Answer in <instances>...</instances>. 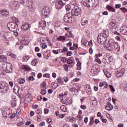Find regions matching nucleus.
Returning a JSON list of instances; mask_svg holds the SVG:
<instances>
[{"mask_svg": "<svg viewBox=\"0 0 127 127\" xmlns=\"http://www.w3.org/2000/svg\"><path fill=\"white\" fill-rule=\"evenodd\" d=\"M104 47L106 48L107 50H117L120 51V46L119 44L116 42H115L113 39L109 40L108 42H107V44H104Z\"/></svg>", "mask_w": 127, "mask_h": 127, "instance_id": "f257e3e1", "label": "nucleus"}, {"mask_svg": "<svg viewBox=\"0 0 127 127\" xmlns=\"http://www.w3.org/2000/svg\"><path fill=\"white\" fill-rule=\"evenodd\" d=\"M108 36H109V33L105 32L102 33L98 35L97 37V42L99 44H107V40L108 39Z\"/></svg>", "mask_w": 127, "mask_h": 127, "instance_id": "f03ea898", "label": "nucleus"}, {"mask_svg": "<svg viewBox=\"0 0 127 127\" xmlns=\"http://www.w3.org/2000/svg\"><path fill=\"white\" fill-rule=\"evenodd\" d=\"M9 91V85L6 82H0V92L2 94H6Z\"/></svg>", "mask_w": 127, "mask_h": 127, "instance_id": "7ed1b4c3", "label": "nucleus"}, {"mask_svg": "<svg viewBox=\"0 0 127 127\" xmlns=\"http://www.w3.org/2000/svg\"><path fill=\"white\" fill-rule=\"evenodd\" d=\"M99 4V1L98 0H88L87 2H84L83 5L87 7H93L95 8L96 6H98Z\"/></svg>", "mask_w": 127, "mask_h": 127, "instance_id": "20e7f679", "label": "nucleus"}, {"mask_svg": "<svg viewBox=\"0 0 127 127\" xmlns=\"http://www.w3.org/2000/svg\"><path fill=\"white\" fill-rule=\"evenodd\" d=\"M2 68L3 70H4L5 72H6V73H8V74L12 72V65L10 63H7L3 64L2 65Z\"/></svg>", "mask_w": 127, "mask_h": 127, "instance_id": "39448f33", "label": "nucleus"}, {"mask_svg": "<svg viewBox=\"0 0 127 127\" xmlns=\"http://www.w3.org/2000/svg\"><path fill=\"white\" fill-rule=\"evenodd\" d=\"M7 27L11 31H14L18 27V25L14 22H10L8 23Z\"/></svg>", "mask_w": 127, "mask_h": 127, "instance_id": "423d86ee", "label": "nucleus"}, {"mask_svg": "<svg viewBox=\"0 0 127 127\" xmlns=\"http://www.w3.org/2000/svg\"><path fill=\"white\" fill-rule=\"evenodd\" d=\"M71 12L72 14H74L75 16H79V15L82 14V9L78 6H75L74 8L72 10Z\"/></svg>", "mask_w": 127, "mask_h": 127, "instance_id": "0eeeda50", "label": "nucleus"}, {"mask_svg": "<svg viewBox=\"0 0 127 127\" xmlns=\"http://www.w3.org/2000/svg\"><path fill=\"white\" fill-rule=\"evenodd\" d=\"M73 18H74V16H72L71 14L68 13L64 16V21H65V22L71 23L73 22Z\"/></svg>", "mask_w": 127, "mask_h": 127, "instance_id": "6e6552de", "label": "nucleus"}, {"mask_svg": "<svg viewBox=\"0 0 127 127\" xmlns=\"http://www.w3.org/2000/svg\"><path fill=\"white\" fill-rule=\"evenodd\" d=\"M49 11H50V8H49V7L46 6L42 9L41 13L43 16H47L49 13Z\"/></svg>", "mask_w": 127, "mask_h": 127, "instance_id": "1a4fd4ad", "label": "nucleus"}, {"mask_svg": "<svg viewBox=\"0 0 127 127\" xmlns=\"http://www.w3.org/2000/svg\"><path fill=\"white\" fill-rule=\"evenodd\" d=\"M39 26L42 27V29H45V27H46V21L44 19L40 21Z\"/></svg>", "mask_w": 127, "mask_h": 127, "instance_id": "9d476101", "label": "nucleus"}, {"mask_svg": "<svg viewBox=\"0 0 127 127\" xmlns=\"http://www.w3.org/2000/svg\"><path fill=\"white\" fill-rule=\"evenodd\" d=\"M30 27V24L28 23H24L22 26H21V29L22 30H24L25 31V30H27L28 28Z\"/></svg>", "mask_w": 127, "mask_h": 127, "instance_id": "9b49d317", "label": "nucleus"}, {"mask_svg": "<svg viewBox=\"0 0 127 127\" xmlns=\"http://www.w3.org/2000/svg\"><path fill=\"white\" fill-rule=\"evenodd\" d=\"M105 109L107 110L108 111H112L113 110V107L112 105V104L109 102H108L107 103V105L105 106Z\"/></svg>", "mask_w": 127, "mask_h": 127, "instance_id": "f8f14e48", "label": "nucleus"}, {"mask_svg": "<svg viewBox=\"0 0 127 127\" xmlns=\"http://www.w3.org/2000/svg\"><path fill=\"white\" fill-rule=\"evenodd\" d=\"M67 1H69V0H61L60 1H58V3L60 5H62L63 6H64V5H66Z\"/></svg>", "mask_w": 127, "mask_h": 127, "instance_id": "ddd939ff", "label": "nucleus"}, {"mask_svg": "<svg viewBox=\"0 0 127 127\" xmlns=\"http://www.w3.org/2000/svg\"><path fill=\"white\" fill-rule=\"evenodd\" d=\"M112 58H113V57L112 56H107V58H103V61H107V63H110L112 61Z\"/></svg>", "mask_w": 127, "mask_h": 127, "instance_id": "4468645a", "label": "nucleus"}, {"mask_svg": "<svg viewBox=\"0 0 127 127\" xmlns=\"http://www.w3.org/2000/svg\"><path fill=\"white\" fill-rule=\"evenodd\" d=\"M24 122H23V119L22 118H19V122L17 123V126L18 127H24Z\"/></svg>", "mask_w": 127, "mask_h": 127, "instance_id": "2eb2a0df", "label": "nucleus"}, {"mask_svg": "<svg viewBox=\"0 0 127 127\" xmlns=\"http://www.w3.org/2000/svg\"><path fill=\"white\" fill-rule=\"evenodd\" d=\"M22 69L23 70H25L26 72H28V71H30V70L31 69L30 67L28 65H23L22 66Z\"/></svg>", "mask_w": 127, "mask_h": 127, "instance_id": "dca6fc26", "label": "nucleus"}, {"mask_svg": "<svg viewBox=\"0 0 127 127\" xmlns=\"http://www.w3.org/2000/svg\"><path fill=\"white\" fill-rule=\"evenodd\" d=\"M92 105L94 107H96L97 105H98V100L96 97H93V99L92 100Z\"/></svg>", "mask_w": 127, "mask_h": 127, "instance_id": "f3484780", "label": "nucleus"}, {"mask_svg": "<svg viewBox=\"0 0 127 127\" xmlns=\"http://www.w3.org/2000/svg\"><path fill=\"white\" fill-rule=\"evenodd\" d=\"M1 13L3 16H5V17L9 14L8 12L6 10L1 11Z\"/></svg>", "mask_w": 127, "mask_h": 127, "instance_id": "a211bd4d", "label": "nucleus"}, {"mask_svg": "<svg viewBox=\"0 0 127 127\" xmlns=\"http://www.w3.org/2000/svg\"><path fill=\"white\" fill-rule=\"evenodd\" d=\"M10 103L12 108H15L16 107V100L15 99H12Z\"/></svg>", "mask_w": 127, "mask_h": 127, "instance_id": "6ab92c4d", "label": "nucleus"}, {"mask_svg": "<svg viewBox=\"0 0 127 127\" xmlns=\"http://www.w3.org/2000/svg\"><path fill=\"white\" fill-rule=\"evenodd\" d=\"M17 82L20 85H23V84H24L25 80L24 79V78H19L17 80Z\"/></svg>", "mask_w": 127, "mask_h": 127, "instance_id": "aec40b11", "label": "nucleus"}, {"mask_svg": "<svg viewBox=\"0 0 127 127\" xmlns=\"http://www.w3.org/2000/svg\"><path fill=\"white\" fill-rule=\"evenodd\" d=\"M65 36H66V37H68V38H69L70 37L73 38V33H72V31H68L67 33L66 34Z\"/></svg>", "mask_w": 127, "mask_h": 127, "instance_id": "412c9836", "label": "nucleus"}, {"mask_svg": "<svg viewBox=\"0 0 127 127\" xmlns=\"http://www.w3.org/2000/svg\"><path fill=\"white\" fill-rule=\"evenodd\" d=\"M64 40V41L66 40V37H64V36H60L58 38V41H63Z\"/></svg>", "mask_w": 127, "mask_h": 127, "instance_id": "4be33fe9", "label": "nucleus"}, {"mask_svg": "<svg viewBox=\"0 0 127 127\" xmlns=\"http://www.w3.org/2000/svg\"><path fill=\"white\" fill-rule=\"evenodd\" d=\"M107 8L108 10H109V11H111L112 12H116V10H115V9H114L111 6H108L107 7Z\"/></svg>", "mask_w": 127, "mask_h": 127, "instance_id": "5701e85b", "label": "nucleus"}, {"mask_svg": "<svg viewBox=\"0 0 127 127\" xmlns=\"http://www.w3.org/2000/svg\"><path fill=\"white\" fill-rule=\"evenodd\" d=\"M31 64L33 66H36V64H37V59L33 60L31 62Z\"/></svg>", "mask_w": 127, "mask_h": 127, "instance_id": "b1692460", "label": "nucleus"}, {"mask_svg": "<svg viewBox=\"0 0 127 127\" xmlns=\"http://www.w3.org/2000/svg\"><path fill=\"white\" fill-rule=\"evenodd\" d=\"M81 65V62L78 61L77 64V69L78 70L82 69V66Z\"/></svg>", "mask_w": 127, "mask_h": 127, "instance_id": "393cba45", "label": "nucleus"}, {"mask_svg": "<svg viewBox=\"0 0 127 127\" xmlns=\"http://www.w3.org/2000/svg\"><path fill=\"white\" fill-rule=\"evenodd\" d=\"M27 7H31L32 6H34V4H33V3H32V2L28 1V4H27Z\"/></svg>", "mask_w": 127, "mask_h": 127, "instance_id": "a878e982", "label": "nucleus"}, {"mask_svg": "<svg viewBox=\"0 0 127 127\" xmlns=\"http://www.w3.org/2000/svg\"><path fill=\"white\" fill-rule=\"evenodd\" d=\"M40 46L43 48V49H45V48H47V45H46L45 43H41L40 44Z\"/></svg>", "mask_w": 127, "mask_h": 127, "instance_id": "bb28decb", "label": "nucleus"}, {"mask_svg": "<svg viewBox=\"0 0 127 127\" xmlns=\"http://www.w3.org/2000/svg\"><path fill=\"white\" fill-rule=\"evenodd\" d=\"M57 83H58V84H60V85H63V82H62V80H61V78H57Z\"/></svg>", "mask_w": 127, "mask_h": 127, "instance_id": "cd10ccee", "label": "nucleus"}, {"mask_svg": "<svg viewBox=\"0 0 127 127\" xmlns=\"http://www.w3.org/2000/svg\"><path fill=\"white\" fill-rule=\"evenodd\" d=\"M125 70L124 68L121 69V70L120 71H118V72L120 73V74L121 76H123V75H124V74H125Z\"/></svg>", "mask_w": 127, "mask_h": 127, "instance_id": "c85d7f7f", "label": "nucleus"}, {"mask_svg": "<svg viewBox=\"0 0 127 127\" xmlns=\"http://www.w3.org/2000/svg\"><path fill=\"white\" fill-rule=\"evenodd\" d=\"M115 23H114V22L111 21L109 23V26L111 27V28H114V27H115Z\"/></svg>", "mask_w": 127, "mask_h": 127, "instance_id": "c756f323", "label": "nucleus"}, {"mask_svg": "<svg viewBox=\"0 0 127 127\" xmlns=\"http://www.w3.org/2000/svg\"><path fill=\"white\" fill-rule=\"evenodd\" d=\"M61 61L64 63L66 62L67 61V58L64 57L61 58Z\"/></svg>", "mask_w": 127, "mask_h": 127, "instance_id": "7c9ffc66", "label": "nucleus"}, {"mask_svg": "<svg viewBox=\"0 0 127 127\" xmlns=\"http://www.w3.org/2000/svg\"><path fill=\"white\" fill-rule=\"evenodd\" d=\"M71 4L72 5H74V6H76V5H77V1L76 0H72L71 2Z\"/></svg>", "mask_w": 127, "mask_h": 127, "instance_id": "2f4dec72", "label": "nucleus"}, {"mask_svg": "<svg viewBox=\"0 0 127 127\" xmlns=\"http://www.w3.org/2000/svg\"><path fill=\"white\" fill-rule=\"evenodd\" d=\"M95 61L96 62H98V63H99V64H101V63H102V61H101V60H100V58H98V57H96Z\"/></svg>", "mask_w": 127, "mask_h": 127, "instance_id": "473e14b6", "label": "nucleus"}, {"mask_svg": "<svg viewBox=\"0 0 127 127\" xmlns=\"http://www.w3.org/2000/svg\"><path fill=\"white\" fill-rule=\"evenodd\" d=\"M73 62V60L71 59H68L67 61V64H72Z\"/></svg>", "mask_w": 127, "mask_h": 127, "instance_id": "72a5a7b5", "label": "nucleus"}, {"mask_svg": "<svg viewBox=\"0 0 127 127\" xmlns=\"http://www.w3.org/2000/svg\"><path fill=\"white\" fill-rule=\"evenodd\" d=\"M20 5V4H19V2H15V3H14V6H15V7H16V8L19 7Z\"/></svg>", "mask_w": 127, "mask_h": 127, "instance_id": "f704fd0d", "label": "nucleus"}, {"mask_svg": "<svg viewBox=\"0 0 127 127\" xmlns=\"http://www.w3.org/2000/svg\"><path fill=\"white\" fill-rule=\"evenodd\" d=\"M43 77H44V78H50V74H49L48 73L44 74L43 75Z\"/></svg>", "mask_w": 127, "mask_h": 127, "instance_id": "c9c22d12", "label": "nucleus"}, {"mask_svg": "<svg viewBox=\"0 0 127 127\" xmlns=\"http://www.w3.org/2000/svg\"><path fill=\"white\" fill-rule=\"evenodd\" d=\"M109 88H110L111 91V92H115V91H116L115 90V88H114V86H113V85H109Z\"/></svg>", "mask_w": 127, "mask_h": 127, "instance_id": "e433bc0d", "label": "nucleus"}, {"mask_svg": "<svg viewBox=\"0 0 127 127\" xmlns=\"http://www.w3.org/2000/svg\"><path fill=\"white\" fill-rule=\"evenodd\" d=\"M65 8H66L67 11H69V10H71V6H70L69 5H66L65 6Z\"/></svg>", "mask_w": 127, "mask_h": 127, "instance_id": "4c0bfd02", "label": "nucleus"}, {"mask_svg": "<svg viewBox=\"0 0 127 127\" xmlns=\"http://www.w3.org/2000/svg\"><path fill=\"white\" fill-rule=\"evenodd\" d=\"M64 70L66 71V72H68L69 71V67H68V65H64Z\"/></svg>", "mask_w": 127, "mask_h": 127, "instance_id": "58836bf2", "label": "nucleus"}, {"mask_svg": "<svg viewBox=\"0 0 127 127\" xmlns=\"http://www.w3.org/2000/svg\"><path fill=\"white\" fill-rule=\"evenodd\" d=\"M116 77L117 78H121V77H122V75L119 73V71L116 72Z\"/></svg>", "mask_w": 127, "mask_h": 127, "instance_id": "ea45409f", "label": "nucleus"}, {"mask_svg": "<svg viewBox=\"0 0 127 127\" xmlns=\"http://www.w3.org/2000/svg\"><path fill=\"white\" fill-rule=\"evenodd\" d=\"M88 22H89V21L85 20V21H84L83 22H82L81 23V24H82V25L85 26V25H86V24H88Z\"/></svg>", "mask_w": 127, "mask_h": 127, "instance_id": "a19ab883", "label": "nucleus"}, {"mask_svg": "<svg viewBox=\"0 0 127 127\" xmlns=\"http://www.w3.org/2000/svg\"><path fill=\"white\" fill-rule=\"evenodd\" d=\"M68 51V48L64 47V49H63V53H66Z\"/></svg>", "mask_w": 127, "mask_h": 127, "instance_id": "79ce46f5", "label": "nucleus"}, {"mask_svg": "<svg viewBox=\"0 0 127 127\" xmlns=\"http://www.w3.org/2000/svg\"><path fill=\"white\" fill-rule=\"evenodd\" d=\"M104 74L107 77V78H111V74H109L108 72H104Z\"/></svg>", "mask_w": 127, "mask_h": 127, "instance_id": "37998d69", "label": "nucleus"}, {"mask_svg": "<svg viewBox=\"0 0 127 127\" xmlns=\"http://www.w3.org/2000/svg\"><path fill=\"white\" fill-rule=\"evenodd\" d=\"M29 11H34V5L32 7H29Z\"/></svg>", "mask_w": 127, "mask_h": 127, "instance_id": "c03bdc74", "label": "nucleus"}, {"mask_svg": "<svg viewBox=\"0 0 127 127\" xmlns=\"http://www.w3.org/2000/svg\"><path fill=\"white\" fill-rule=\"evenodd\" d=\"M93 124H94V118L91 117L90 118V121L89 124L93 125Z\"/></svg>", "mask_w": 127, "mask_h": 127, "instance_id": "a18cd8bd", "label": "nucleus"}, {"mask_svg": "<svg viewBox=\"0 0 127 127\" xmlns=\"http://www.w3.org/2000/svg\"><path fill=\"white\" fill-rule=\"evenodd\" d=\"M5 58V56L3 55H0V61H1L2 59H4Z\"/></svg>", "mask_w": 127, "mask_h": 127, "instance_id": "49530a36", "label": "nucleus"}, {"mask_svg": "<svg viewBox=\"0 0 127 127\" xmlns=\"http://www.w3.org/2000/svg\"><path fill=\"white\" fill-rule=\"evenodd\" d=\"M80 108L81 109H82V110H86V109H87V106L86 105H81Z\"/></svg>", "mask_w": 127, "mask_h": 127, "instance_id": "de8ad7c7", "label": "nucleus"}, {"mask_svg": "<svg viewBox=\"0 0 127 127\" xmlns=\"http://www.w3.org/2000/svg\"><path fill=\"white\" fill-rule=\"evenodd\" d=\"M77 89L74 87H73L72 89H70V92H74V93L76 92Z\"/></svg>", "mask_w": 127, "mask_h": 127, "instance_id": "09e8293b", "label": "nucleus"}, {"mask_svg": "<svg viewBox=\"0 0 127 127\" xmlns=\"http://www.w3.org/2000/svg\"><path fill=\"white\" fill-rule=\"evenodd\" d=\"M67 55V56H71L72 55H73V53L72 52V51H68Z\"/></svg>", "mask_w": 127, "mask_h": 127, "instance_id": "8fccbe9b", "label": "nucleus"}, {"mask_svg": "<svg viewBox=\"0 0 127 127\" xmlns=\"http://www.w3.org/2000/svg\"><path fill=\"white\" fill-rule=\"evenodd\" d=\"M29 56H25L23 57V59L24 60H28V59H29Z\"/></svg>", "mask_w": 127, "mask_h": 127, "instance_id": "3c124183", "label": "nucleus"}, {"mask_svg": "<svg viewBox=\"0 0 127 127\" xmlns=\"http://www.w3.org/2000/svg\"><path fill=\"white\" fill-rule=\"evenodd\" d=\"M47 92H46V90H43L41 92V95H45L46 94Z\"/></svg>", "mask_w": 127, "mask_h": 127, "instance_id": "603ef678", "label": "nucleus"}, {"mask_svg": "<svg viewBox=\"0 0 127 127\" xmlns=\"http://www.w3.org/2000/svg\"><path fill=\"white\" fill-rule=\"evenodd\" d=\"M49 112V110L47 108H46L44 109V114H45V115L47 114Z\"/></svg>", "mask_w": 127, "mask_h": 127, "instance_id": "864d4df0", "label": "nucleus"}, {"mask_svg": "<svg viewBox=\"0 0 127 127\" xmlns=\"http://www.w3.org/2000/svg\"><path fill=\"white\" fill-rule=\"evenodd\" d=\"M35 50L36 52H39V51H40V49L38 47H36L35 48Z\"/></svg>", "mask_w": 127, "mask_h": 127, "instance_id": "5fc2aeb1", "label": "nucleus"}, {"mask_svg": "<svg viewBox=\"0 0 127 127\" xmlns=\"http://www.w3.org/2000/svg\"><path fill=\"white\" fill-rule=\"evenodd\" d=\"M77 118L79 121H82V119H83V117H81V115H78Z\"/></svg>", "mask_w": 127, "mask_h": 127, "instance_id": "6e6d98bb", "label": "nucleus"}, {"mask_svg": "<svg viewBox=\"0 0 127 127\" xmlns=\"http://www.w3.org/2000/svg\"><path fill=\"white\" fill-rule=\"evenodd\" d=\"M98 123H100V120L99 119H95L94 120V123L96 124V125H97Z\"/></svg>", "mask_w": 127, "mask_h": 127, "instance_id": "4d7b16f0", "label": "nucleus"}, {"mask_svg": "<svg viewBox=\"0 0 127 127\" xmlns=\"http://www.w3.org/2000/svg\"><path fill=\"white\" fill-rule=\"evenodd\" d=\"M121 6L120 4H118L115 5V8H120Z\"/></svg>", "mask_w": 127, "mask_h": 127, "instance_id": "13d9d810", "label": "nucleus"}, {"mask_svg": "<svg viewBox=\"0 0 127 127\" xmlns=\"http://www.w3.org/2000/svg\"><path fill=\"white\" fill-rule=\"evenodd\" d=\"M63 97V94H58L57 95V98H60V99H61V98Z\"/></svg>", "mask_w": 127, "mask_h": 127, "instance_id": "bf43d9fd", "label": "nucleus"}, {"mask_svg": "<svg viewBox=\"0 0 127 127\" xmlns=\"http://www.w3.org/2000/svg\"><path fill=\"white\" fill-rule=\"evenodd\" d=\"M27 97L29 98V99H31V98H32V95H31L30 93H29L27 94Z\"/></svg>", "mask_w": 127, "mask_h": 127, "instance_id": "052dcab7", "label": "nucleus"}, {"mask_svg": "<svg viewBox=\"0 0 127 127\" xmlns=\"http://www.w3.org/2000/svg\"><path fill=\"white\" fill-rule=\"evenodd\" d=\"M120 10L121 11H122V12H124V13H125V10H126V8H125V7H123V8H120Z\"/></svg>", "mask_w": 127, "mask_h": 127, "instance_id": "680f3d73", "label": "nucleus"}, {"mask_svg": "<svg viewBox=\"0 0 127 127\" xmlns=\"http://www.w3.org/2000/svg\"><path fill=\"white\" fill-rule=\"evenodd\" d=\"M67 46H69L71 47L72 46V42H69V43L66 44Z\"/></svg>", "mask_w": 127, "mask_h": 127, "instance_id": "e2e57ef3", "label": "nucleus"}, {"mask_svg": "<svg viewBox=\"0 0 127 127\" xmlns=\"http://www.w3.org/2000/svg\"><path fill=\"white\" fill-rule=\"evenodd\" d=\"M38 101H41L42 100V96H40L37 97Z\"/></svg>", "mask_w": 127, "mask_h": 127, "instance_id": "0e129e2a", "label": "nucleus"}, {"mask_svg": "<svg viewBox=\"0 0 127 127\" xmlns=\"http://www.w3.org/2000/svg\"><path fill=\"white\" fill-rule=\"evenodd\" d=\"M29 79L30 80V81H34V77H33V76H29Z\"/></svg>", "mask_w": 127, "mask_h": 127, "instance_id": "69168bd1", "label": "nucleus"}, {"mask_svg": "<svg viewBox=\"0 0 127 127\" xmlns=\"http://www.w3.org/2000/svg\"><path fill=\"white\" fill-rule=\"evenodd\" d=\"M118 127H124V125H123V124H122V123H119L118 125Z\"/></svg>", "mask_w": 127, "mask_h": 127, "instance_id": "338daca9", "label": "nucleus"}, {"mask_svg": "<svg viewBox=\"0 0 127 127\" xmlns=\"http://www.w3.org/2000/svg\"><path fill=\"white\" fill-rule=\"evenodd\" d=\"M22 43H25V42H27V40H26L25 39H23L22 40Z\"/></svg>", "mask_w": 127, "mask_h": 127, "instance_id": "774afa93", "label": "nucleus"}]
</instances>
